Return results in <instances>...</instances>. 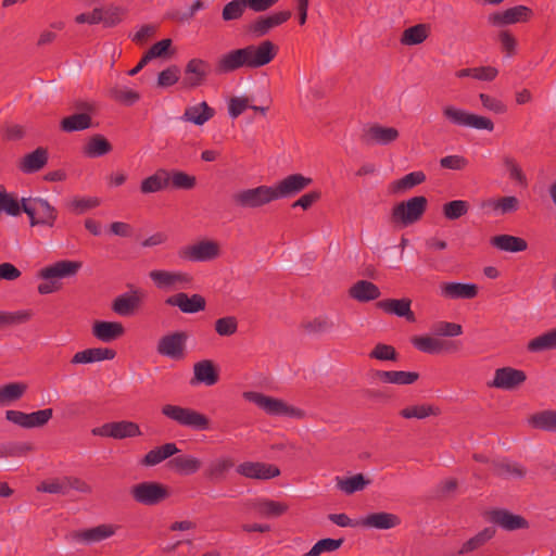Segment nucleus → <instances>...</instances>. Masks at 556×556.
<instances>
[{"mask_svg": "<svg viewBox=\"0 0 556 556\" xmlns=\"http://www.w3.org/2000/svg\"><path fill=\"white\" fill-rule=\"evenodd\" d=\"M70 490L89 494L91 486L78 477L63 476L49 478L38 484L37 491L49 494L66 495Z\"/></svg>", "mask_w": 556, "mask_h": 556, "instance_id": "4", "label": "nucleus"}, {"mask_svg": "<svg viewBox=\"0 0 556 556\" xmlns=\"http://www.w3.org/2000/svg\"><path fill=\"white\" fill-rule=\"evenodd\" d=\"M20 205L21 212H25L29 217L30 226H54L58 218V211L46 199L23 198Z\"/></svg>", "mask_w": 556, "mask_h": 556, "instance_id": "2", "label": "nucleus"}, {"mask_svg": "<svg viewBox=\"0 0 556 556\" xmlns=\"http://www.w3.org/2000/svg\"><path fill=\"white\" fill-rule=\"evenodd\" d=\"M274 195L273 187L262 185L238 190L233 193L232 199L235 204L241 208H256L276 201Z\"/></svg>", "mask_w": 556, "mask_h": 556, "instance_id": "7", "label": "nucleus"}, {"mask_svg": "<svg viewBox=\"0 0 556 556\" xmlns=\"http://www.w3.org/2000/svg\"><path fill=\"white\" fill-rule=\"evenodd\" d=\"M214 116V110L206 102H201L186 108L181 119L198 126L204 125Z\"/></svg>", "mask_w": 556, "mask_h": 556, "instance_id": "31", "label": "nucleus"}, {"mask_svg": "<svg viewBox=\"0 0 556 556\" xmlns=\"http://www.w3.org/2000/svg\"><path fill=\"white\" fill-rule=\"evenodd\" d=\"M243 66L247 67V61L244 50L241 48L222 55L216 63V72L218 74H228Z\"/></svg>", "mask_w": 556, "mask_h": 556, "instance_id": "27", "label": "nucleus"}, {"mask_svg": "<svg viewBox=\"0 0 556 556\" xmlns=\"http://www.w3.org/2000/svg\"><path fill=\"white\" fill-rule=\"evenodd\" d=\"M31 317V312L27 309L16 312H2L0 311V325L15 326L24 324Z\"/></svg>", "mask_w": 556, "mask_h": 556, "instance_id": "57", "label": "nucleus"}, {"mask_svg": "<svg viewBox=\"0 0 556 556\" xmlns=\"http://www.w3.org/2000/svg\"><path fill=\"white\" fill-rule=\"evenodd\" d=\"M531 10L525 5H517L507 9L503 12H494L489 15V22L494 26H506L519 22H525L529 18Z\"/></svg>", "mask_w": 556, "mask_h": 556, "instance_id": "19", "label": "nucleus"}, {"mask_svg": "<svg viewBox=\"0 0 556 556\" xmlns=\"http://www.w3.org/2000/svg\"><path fill=\"white\" fill-rule=\"evenodd\" d=\"M27 390L24 382H10L0 387V407L9 406L23 397Z\"/></svg>", "mask_w": 556, "mask_h": 556, "instance_id": "40", "label": "nucleus"}, {"mask_svg": "<svg viewBox=\"0 0 556 556\" xmlns=\"http://www.w3.org/2000/svg\"><path fill=\"white\" fill-rule=\"evenodd\" d=\"M412 301L409 299H391L380 301L378 306L387 313L394 314L399 317H404L408 321L414 323L416 320L414 312L410 309Z\"/></svg>", "mask_w": 556, "mask_h": 556, "instance_id": "30", "label": "nucleus"}, {"mask_svg": "<svg viewBox=\"0 0 556 556\" xmlns=\"http://www.w3.org/2000/svg\"><path fill=\"white\" fill-rule=\"evenodd\" d=\"M357 523L366 528L389 530L400 526L401 518L397 515L391 513L378 511L367 515Z\"/></svg>", "mask_w": 556, "mask_h": 556, "instance_id": "25", "label": "nucleus"}, {"mask_svg": "<svg viewBox=\"0 0 556 556\" xmlns=\"http://www.w3.org/2000/svg\"><path fill=\"white\" fill-rule=\"evenodd\" d=\"M495 534V530L493 528H485L481 532H479L477 535L468 540L459 551L460 554L469 553L471 551L477 549L484 543H486L489 540H491Z\"/></svg>", "mask_w": 556, "mask_h": 556, "instance_id": "54", "label": "nucleus"}, {"mask_svg": "<svg viewBox=\"0 0 556 556\" xmlns=\"http://www.w3.org/2000/svg\"><path fill=\"white\" fill-rule=\"evenodd\" d=\"M528 425L538 430L556 432V409H544L529 416Z\"/></svg>", "mask_w": 556, "mask_h": 556, "instance_id": "34", "label": "nucleus"}, {"mask_svg": "<svg viewBox=\"0 0 556 556\" xmlns=\"http://www.w3.org/2000/svg\"><path fill=\"white\" fill-rule=\"evenodd\" d=\"M132 498L142 505L153 506L168 497L167 488L159 482L144 481L131 486Z\"/></svg>", "mask_w": 556, "mask_h": 556, "instance_id": "9", "label": "nucleus"}, {"mask_svg": "<svg viewBox=\"0 0 556 556\" xmlns=\"http://www.w3.org/2000/svg\"><path fill=\"white\" fill-rule=\"evenodd\" d=\"M492 465L495 473L505 479H521L526 475L522 466L508 459H496Z\"/></svg>", "mask_w": 556, "mask_h": 556, "instance_id": "42", "label": "nucleus"}, {"mask_svg": "<svg viewBox=\"0 0 556 556\" xmlns=\"http://www.w3.org/2000/svg\"><path fill=\"white\" fill-rule=\"evenodd\" d=\"M350 295L359 302H367L378 299L380 290L370 281L359 280L351 287Z\"/></svg>", "mask_w": 556, "mask_h": 556, "instance_id": "41", "label": "nucleus"}, {"mask_svg": "<svg viewBox=\"0 0 556 556\" xmlns=\"http://www.w3.org/2000/svg\"><path fill=\"white\" fill-rule=\"evenodd\" d=\"M112 150V144L101 135L90 137L84 148V152L89 157L102 156Z\"/></svg>", "mask_w": 556, "mask_h": 556, "instance_id": "50", "label": "nucleus"}, {"mask_svg": "<svg viewBox=\"0 0 556 556\" xmlns=\"http://www.w3.org/2000/svg\"><path fill=\"white\" fill-rule=\"evenodd\" d=\"M180 77V70L176 65H172L162 71L157 76V86L168 88L175 85Z\"/></svg>", "mask_w": 556, "mask_h": 556, "instance_id": "64", "label": "nucleus"}, {"mask_svg": "<svg viewBox=\"0 0 556 556\" xmlns=\"http://www.w3.org/2000/svg\"><path fill=\"white\" fill-rule=\"evenodd\" d=\"M178 254L182 260L190 262H210L220 256L222 249L217 241L202 239L182 247Z\"/></svg>", "mask_w": 556, "mask_h": 556, "instance_id": "8", "label": "nucleus"}, {"mask_svg": "<svg viewBox=\"0 0 556 556\" xmlns=\"http://www.w3.org/2000/svg\"><path fill=\"white\" fill-rule=\"evenodd\" d=\"M311 184L312 179L301 174L290 175L273 186L275 200L293 197Z\"/></svg>", "mask_w": 556, "mask_h": 556, "instance_id": "16", "label": "nucleus"}, {"mask_svg": "<svg viewBox=\"0 0 556 556\" xmlns=\"http://www.w3.org/2000/svg\"><path fill=\"white\" fill-rule=\"evenodd\" d=\"M442 112L445 118L454 125L488 131L494 129V123L490 118L467 112L454 105H445Z\"/></svg>", "mask_w": 556, "mask_h": 556, "instance_id": "5", "label": "nucleus"}, {"mask_svg": "<svg viewBox=\"0 0 556 556\" xmlns=\"http://www.w3.org/2000/svg\"><path fill=\"white\" fill-rule=\"evenodd\" d=\"M245 400L254 403L266 414L278 417H290L295 419H303L305 412L289 405L285 401L276 397L265 395L263 393L248 391L243 393Z\"/></svg>", "mask_w": 556, "mask_h": 556, "instance_id": "1", "label": "nucleus"}, {"mask_svg": "<svg viewBox=\"0 0 556 556\" xmlns=\"http://www.w3.org/2000/svg\"><path fill=\"white\" fill-rule=\"evenodd\" d=\"M112 439L124 440L140 437L142 434L138 424L129 420H121L111 422Z\"/></svg>", "mask_w": 556, "mask_h": 556, "instance_id": "47", "label": "nucleus"}, {"mask_svg": "<svg viewBox=\"0 0 556 556\" xmlns=\"http://www.w3.org/2000/svg\"><path fill=\"white\" fill-rule=\"evenodd\" d=\"M237 472L245 478L257 480H269L280 475L278 467L258 462H244L238 465Z\"/></svg>", "mask_w": 556, "mask_h": 556, "instance_id": "17", "label": "nucleus"}, {"mask_svg": "<svg viewBox=\"0 0 556 556\" xmlns=\"http://www.w3.org/2000/svg\"><path fill=\"white\" fill-rule=\"evenodd\" d=\"M169 465L181 475L195 473L201 468V460L191 455H181L173 458Z\"/></svg>", "mask_w": 556, "mask_h": 556, "instance_id": "48", "label": "nucleus"}, {"mask_svg": "<svg viewBox=\"0 0 556 556\" xmlns=\"http://www.w3.org/2000/svg\"><path fill=\"white\" fill-rule=\"evenodd\" d=\"M169 181L177 189H192L197 184V178L185 172L174 170L169 173Z\"/></svg>", "mask_w": 556, "mask_h": 556, "instance_id": "60", "label": "nucleus"}, {"mask_svg": "<svg viewBox=\"0 0 556 556\" xmlns=\"http://www.w3.org/2000/svg\"><path fill=\"white\" fill-rule=\"evenodd\" d=\"M140 303L138 291L131 294H123L115 299L113 303V311L122 316H127L134 313Z\"/></svg>", "mask_w": 556, "mask_h": 556, "instance_id": "49", "label": "nucleus"}, {"mask_svg": "<svg viewBox=\"0 0 556 556\" xmlns=\"http://www.w3.org/2000/svg\"><path fill=\"white\" fill-rule=\"evenodd\" d=\"M178 448L175 443H166L162 446L151 450L142 459V464L146 466H155L164 459L178 453Z\"/></svg>", "mask_w": 556, "mask_h": 556, "instance_id": "46", "label": "nucleus"}, {"mask_svg": "<svg viewBox=\"0 0 556 556\" xmlns=\"http://www.w3.org/2000/svg\"><path fill=\"white\" fill-rule=\"evenodd\" d=\"M493 521L508 531L527 529L529 522L519 515H514L507 510H496L493 513Z\"/></svg>", "mask_w": 556, "mask_h": 556, "instance_id": "36", "label": "nucleus"}, {"mask_svg": "<svg viewBox=\"0 0 556 556\" xmlns=\"http://www.w3.org/2000/svg\"><path fill=\"white\" fill-rule=\"evenodd\" d=\"M118 529L119 526L114 523H100L96 527L75 531L73 538L81 544H97L114 536Z\"/></svg>", "mask_w": 556, "mask_h": 556, "instance_id": "14", "label": "nucleus"}, {"mask_svg": "<svg viewBox=\"0 0 556 556\" xmlns=\"http://www.w3.org/2000/svg\"><path fill=\"white\" fill-rule=\"evenodd\" d=\"M486 206L492 207L497 214L504 215L516 212L519 208V200L514 195L491 199L485 202Z\"/></svg>", "mask_w": 556, "mask_h": 556, "instance_id": "53", "label": "nucleus"}, {"mask_svg": "<svg viewBox=\"0 0 556 556\" xmlns=\"http://www.w3.org/2000/svg\"><path fill=\"white\" fill-rule=\"evenodd\" d=\"M169 184V172L166 169H157L153 175L147 177L141 181L140 190L142 193H154Z\"/></svg>", "mask_w": 556, "mask_h": 556, "instance_id": "39", "label": "nucleus"}, {"mask_svg": "<svg viewBox=\"0 0 556 556\" xmlns=\"http://www.w3.org/2000/svg\"><path fill=\"white\" fill-rule=\"evenodd\" d=\"M247 67L257 68L268 64L276 55L278 48L271 41H263L258 46L243 48Z\"/></svg>", "mask_w": 556, "mask_h": 556, "instance_id": "12", "label": "nucleus"}, {"mask_svg": "<svg viewBox=\"0 0 556 556\" xmlns=\"http://www.w3.org/2000/svg\"><path fill=\"white\" fill-rule=\"evenodd\" d=\"M149 277L155 287L162 290L184 289L192 281L189 274L180 270L153 269L149 273Z\"/></svg>", "mask_w": 556, "mask_h": 556, "instance_id": "10", "label": "nucleus"}, {"mask_svg": "<svg viewBox=\"0 0 556 556\" xmlns=\"http://www.w3.org/2000/svg\"><path fill=\"white\" fill-rule=\"evenodd\" d=\"M162 413L164 416L176 421L180 426L197 430L208 429V418L194 409L166 404L162 407Z\"/></svg>", "mask_w": 556, "mask_h": 556, "instance_id": "6", "label": "nucleus"}, {"mask_svg": "<svg viewBox=\"0 0 556 556\" xmlns=\"http://www.w3.org/2000/svg\"><path fill=\"white\" fill-rule=\"evenodd\" d=\"M1 211L11 216H17L21 213V205L15 197L8 193L5 189L0 186V212Z\"/></svg>", "mask_w": 556, "mask_h": 556, "instance_id": "56", "label": "nucleus"}, {"mask_svg": "<svg viewBox=\"0 0 556 556\" xmlns=\"http://www.w3.org/2000/svg\"><path fill=\"white\" fill-rule=\"evenodd\" d=\"M166 304L177 306L182 313L194 314L205 308L206 301L200 294L179 292L166 299Z\"/></svg>", "mask_w": 556, "mask_h": 556, "instance_id": "20", "label": "nucleus"}, {"mask_svg": "<svg viewBox=\"0 0 556 556\" xmlns=\"http://www.w3.org/2000/svg\"><path fill=\"white\" fill-rule=\"evenodd\" d=\"M208 64L201 59H191L184 71L182 85L186 88H195L203 84L207 76Z\"/></svg>", "mask_w": 556, "mask_h": 556, "instance_id": "21", "label": "nucleus"}, {"mask_svg": "<svg viewBox=\"0 0 556 556\" xmlns=\"http://www.w3.org/2000/svg\"><path fill=\"white\" fill-rule=\"evenodd\" d=\"M238 319L235 316H225L215 321V331L223 337H229L237 332Z\"/></svg>", "mask_w": 556, "mask_h": 556, "instance_id": "61", "label": "nucleus"}, {"mask_svg": "<svg viewBox=\"0 0 556 556\" xmlns=\"http://www.w3.org/2000/svg\"><path fill=\"white\" fill-rule=\"evenodd\" d=\"M124 333L125 328L118 321L97 320L92 325V334L101 342H112Z\"/></svg>", "mask_w": 556, "mask_h": 556, "instance_id": "26", "label": "nucleus"}, {"mask_svg": "<svg viewBox=\"0 0 556 556\" xmlns=\"http://www.w3.org/2000/svg\"><path fill=\"white\" fill-rule=\"evenodd\" d=\"M194 377L191 381L194 383H204L206 386H213L218 380V374L215 365L212 361L204 359L194 364L193 366Z\"/></svg>", "mask_w": 556, "mask_h": 556, "instance_id": "29", "label": "nucleus"}, {"mask_svg": "<svg viewBox=\"0 0 556 556\" xmlns=\"http://www.w3.org/2000/svg\"><path fill=\"white\" fill-rule=\"evenodd\" d=\"M343 543L342 539H323L319 540L314 546L303 556H319L323 553L333 552L338 549Z\"/></svg>", "mask_w": 556, "mask_h": 556, "instance_id": "59", "label": "nucleus"}, {"mask_svg": "<svg viewBox=\"0 0 556 556\" xmlns=\"http://www.w3.org/2000/svg\"><path fill=\"white\" fill-rule=\"evenodd\" d=\"M290 16V11L277 12L267 16H260L250 25V31L255 37L265 36L274 27L287 22Z\"/></svg>", "mask_w": 556, "mask_h": 556, "instance_id": "23", "label": "nucleus"}, {"mask_svg": "<svg viewBox=\"0 0 556 556\" xmlns=\"http://www.w3.org/2000/svg\"><path fill=\"white\" fill-rule=\"evenodd\" d=\"M116 353L108 348H92L77 352L73 358L72 364H92L101 361H111L115 357Z\"/></svg>", "mask_w": 556, "mask_h": 556, "instance_id": "28", "label": "nucleus"}, {"mask_svg": "<svg viewBox=\"0 0 556 556\" xmlns=\"http://www.w3.org/2000/svg\"><path fill=\"white\" fill-rule=\"evenodd\" d=\"M526 379L525 371L513 367H502L495 370L494 378L489 386L503 390H514L521 386Z\"/></svg>", "mask_w": 556, "mask_h": 556, "instance_id": "15", "label": "nucleus"}, {"mask_svg": "<svg viewBox=\"0 0 556 556\" xmlns=\"http://www.w3.org/2000/svg\"><path fill=\"white\" fill-rule=\"evenodd\" d=\"M503 165L506 168L508 176L517 185L526 187L528 185V178L522 169L520 163L511 155L503 156Z\"/></svg>", "mask_w": 556, "mask_h": 556, "instance_id": "51", "label": "nucleus"}, {"mask_svg": "<svg viewBox=\"0 0 556 556\" xmlns=\"http://www.w3.org/2000/svg\"><path fill=\"white\" fill-rule=\"evenodd\" d=\"M48 161V152L43 148H37L26 154L21 161L20 168L24 173H34L42 168Z\"/></svg>", "mask_w": 556, "mask_h": 556, "instance_id": "44", "label": "nucleus"}, {"mask_svg": "<svg viewBox=\"0 0 556 556\" xmlns=\"http://www.w3.org/2000/svg\"><path fill=\"white\" fill-rule=\"evenodd\" d=\"M247 9L244 0H231L228 2L222 12V17L225 22L239 20Z\"/></svg>", "mask_w": 556, "mask_h": 556, "instance_id": "58", "label": "nucleus"}, {"mask_svg": "<svg viewBox=\"0 0 556 556\" xmlns=\"http://www.w3.org/2000/svg\"><path fill=\"white\" fill-rule=\"evenodd\" d=\"M187 334L184 332L164 336L157 343V352L172 358H179L184 355Z\"/></svg>", "mask_w": 556, "mask_h": 556, "instance_id": "22", "label": "nucleus"}, {"mask_svg": "<svg viewBox=\"0 0 556 556\" xmlns=\"http://www.w3.org/2000/svg\"><path fill=\"white\" fill-rule=\"evenodd\" d=\"M469 210V204L463 200H454L443 205V214L447 219L454 220L466 215Z\"/></svg>", "mask_w": 556, "mask_h": 556, "instance_id": "55", "label": "nucleus"}, {"mask_svg": "<svg viewBox=\"0 0 556 556\" xmlns=\"http://www.w3.org/2000/svg\"><path fill=\"white\" fill-rule=\"evenodd\" d=\"M52 409L46 408L33 413L9 409L5 412V419L25 429L45 426L52 417Z\"/></svg>", "mask_w": 556, "mask_h": 556, "instance_id": "11", "label": "nucleus"}, {"mask_svg": "<svg viewBox=\"0 0 556 556\" xmlns=\"http://www.w3.org/2000/svg\"><path fill=\"white\" fill-rule=\"evenodd\" d=\"M251 507L254 508L262 517L275 518L285 514L288 509V505L281 502L271 501L268 498H257L250 503Z\"/></svg>", "mask_w": 556, "mask_h": 556, "instance_id": "35", "label": "nucleus"}, {"mask_svg": "<svg viewBox=\"0 0 556 556\" xmlns=\"http://www.w3.org/2000/svg\"><path fill=\"white\" fill-rule=\"evenodd\" d=\"M427 199L422 195L410 198L394 205L391 213L392 222L400 227L416 223L425 213Z\"/></svg>", "mask_w": 556, "mask_h": 556, "instance_id": "3", "label": "nucleus"}, {"mask_svg": "<svg viewBox=\"0 0 556 556\" xmlns=\"http://www.w3.org/2000/svg\"><path fill=\"white\" fill-rule=\"evenodd\" d=\"M76 108L81 112L70 115L62 119L61 128L64 131H79L91 127V117L89 116L88 112L93 110L92 105L87 102H79L76 104Z\"/></svg>", "mask_w": 556, "mask_h": 556, "instance_id": "18", "label": "nucleus"}, {"mask_svg": "<svg viewBox=\"0 0 556 556\" xmlns=\"http://www.w3.org/2000/svg\"><path fill=\"white\" fill-rule=\"evenodd\" d=\"M412 343L417 350L429 354L440 353L452 346V343L432 336H416Z\"/></svg>", "mask_w": 556, "mask_h": 556, "instance_id": "33", "label": "nucleus"}, {"mask_svg": "<svg viewBox=\"0 0 556 556\" xmlns=\"http://www.w3.org/2000/svg\"><path fill=\"white\" fill-rule=\"evenodd\" d=\"M492 245L498 250L517 253L527 250L528 243L526 240L511 235H498L491 239Z\"/></svg>", "mask_w": 556, "mask_h": 556, "instance_id": "37", "label": "nucleus"}, {"mask_svg": "<svg viewBox=\"0 0 556 556\" xmlns=\"http://www.w3.org/2000/svg\"><path fill=\"white\" fill-rule=\"evenodd\" d=\"M80 268V262L62 260L41 268L38 271V277L43 280H53L55 283H60L61 279L76 276Z\"/></svg>", "mask_w": 556, "mask_h": 556, "instance_id": "13", "label": "nucleus"}, {"mask_svg": "<svg viewBox=\"0 0 556 556\" xmlns=\"http://www.w3.org/2000/svg\"><path fill=\"white\" fill-rule=\"evenodd\" d=\"M126 10L119 5L111 4L105 10L102 9V23L105 26H114L118 24L125 14Z\"/></svg>", "mask_w": 556, "mask_h": 556, "instance_id": "62", "label": "nucleus"}, {"mask_svg": "<svg viewBox=\"0 0 556 556\" xmlns=\"http://www.w3.org/2000/svg\"><path fill=\"white\" fill-rule=\"evenodd\" d=\"M527 349L532 353H543L556 350V328H552L542 334L531 339Z\"/></svg>", "mask_w": 556, "mask_h": 556, "instance_id": "38", "label": "nucleus"}, {"mask_svg": "<svg viewBox=\"0 0 556 556\" xmlns=\"http://www.w3.org/2000/svg\"><path fill=\"white\" fill-rule=\"evenodd\" d=\"M442 295L448 299H472L478 293L473 283L445 282L441 285Z\"/></svg>", "mask_w": 556, "mask_h": 556, "instance_id": "32", "label": "nucleus"}, {"mask_svg": "<svg viewBox=\"0 0 556 556\" xmlns=\"http://www.w3.org/2000/svg\"><path fill=\"white\" fill-rule=\"evenodd\" d=\"M365 137L370 143L387 146L397 140L400 131L394 127L376 123L367 127Z\"/></svg>", "mask_w": 556, "mask_h": 556, "instance_id": "24", "label": "nucleus"}, {"mask_svg": "<svg viewBox=\"0 0 556 556\" xmlns=\"http://www.w3.org/2000/svg\"><path fill=\"white\" fill-rule=\"evenodd\" d=\"M337 488L343 493L350 495L363 491L370 484V480L364 475L357 473L349 478L336 477Z\"/></svg>", "mask_w": 556, "mask_h": 556, "instance_id": "43", "label": "nucleus"}, {"mask_svg": "<svg viewBox=\"0 0 556 556\" xmlns=\"http://www.w3.org/2000/svg\"><path fill=\"white\" fill-rule=\"evenodd\" d=\"M232 466L233 463L230 458H218L211 464L207 475L213 480L222 479L225 472H227Z\"/></svg>", "mask_w": 556, "mask_h": 556, "instance_id": "63", "label": "nucleus"}, {"mask_svg": "<svg viewBox=\"0 0 556 556\" xmlns=\"http://www.w3.org/2000/svg\"><path fill=\"white\" fill-rule=\"evenodd\" d=\"M426 176L422 172H413L405 175L403 178L393 181L390 186V189L393 193H401L424 182Z\"/></svg>", "mask_w": 556, "mask_h": 556, "instance_id": "52", "label": "nucleus"}, {"mask_svg": "<svg viewBox=\"0 0 556 556\" xmlns=\"http://www.w3.org/2000/svg\"><path fill=\"white\" fill-rule=\"evenodd\" d=\"M430 34L428 24H417L406 28L401 36V43L404 46H417L422 43Z\"/></svg>", "mask_w": 556, "mask_h": 556, "instance_id": "45", "label": "nucleus"}]
</instances>
